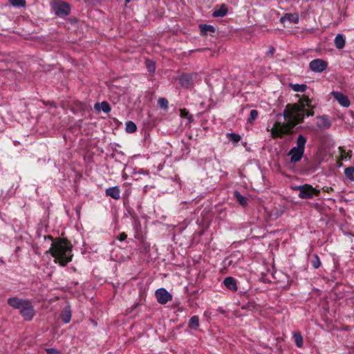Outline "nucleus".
I'll return each instance as SVG.
<instances>
[{
  "instance_id": "nucleus-1",
  "label": "nucleus",
  "mask_w": 354,
  "mask_h": 354,
  "mask_svg": "<svg viewBox=\"0 0 354 354\" xmlns=\"http://www.w3.org/2000/svg\"><path fill=\"white\" fill-rule=\"evenodd\" d=\"M314 105L312 100L307 96H303L297 103L288 104L283 111L284 121L279 120L274 122L270 129L273 138H282L290 133L292 129L301 123L305 115H313Z\"/></svg>"
},
{
  "instance_id": "nucleus-2",
  "label": "nucleus",
  "mask_w": 354,
  "mask_h": 354,
  "mask_svg": "<svg viewBox=\"0 0 354 354\" xmlns=\"http://www.w3.org/2000/svg\"><path fill=\"white\" fill-rule=\"evenodd\" d=\"M45 239L51 241L50 248L47 251L55 258V262L62 266H65L72 259V250L71 243L62 239L53 240L50 236H45Z\"/></svg>"
},
{
  "instance_id": "nucleus-3",
  "label": "nucleus",
  "mask_w": 354,
  "mask_h": 354,
  "mask_svg": "<svg viewBox=\"0 0 354 354\" xmlns=\"http://www.w3.org/2000/svg\"><path fill=\"white\" fill-rule=\"evenodd\" d=\"M8 304L15 309H19L20 314L26 321H30L35 316L32 305L28 300L11 297L8 299Z\"/></svg>"
},
{
  "instance_id": "nucleus-4",
  "label": "nucleus",
  "mask_w": 354,
  "mask_h": 354,
  "mask_svg": "<svg viewBox=\"0 0 354 354\" xmlns=\"http://www.w3.org/2000/svg\"><path fill=\"white\" fill-rule=\"evenodd\" d=\"M297 145L290 149L288 155L290 162L296 163L300 161L304 154L306 138L303 135H299L296 141Z\"/></svg>"
},
{
  "instance_id": "nucleus-5",
  "label": "nucleus",
  "mask_w": 354,
  "mask_h": 354,
  "mask_svg": "<svg viewBox=\"0 0 354 354\" xmlns=\"http://www.w3.org/2000/svg\"><path fill=\"white\" fill-rule=\"evenodd\" d=\"M297 189L299 190V198L304 199L312 198L313 196L318 195L319 193V190L315 189L312 186L308 185L299 186Z\"/></svg>"
},
{
  "instance_id": "nucleus-6",
  "label": "nucleus",
  "mask_w": 354,
  "mask_h": 354,
  "mask_svg": "<svg viewBox=\"0 0 354 354\" xmlns=\"http://www.w3.org/2000/svg\"><path fill=\"white\" fill-rule=\"evenodd\" d=\"M328 67V62L322 59H315L310 62L309 68L310 71L316 73L324 71Z\"/></svg>"
},
{
  "instance_id": "nucleus-7",
  "label": "nucleus",
  "mask_w": 354,
  "mask_h": 354,
  "mask_svg": "<svg viewBox=\"0 0 354 354\" xmlns=\"http://www.w3.org/2000/svg\"><path fill=\"white\" fill-rule=\"evenodd\" d=\"M156 297L158 302L160 304H165L172 299V295L163 288H159L156 291Z\"/></svg>"
},
{
  "instance_id": "nucleus-8",
  "label": "nucleus",
  "mask_w": 354,
  "mask_h": 354,
  "mask_svg": "<svg viewBox=\"0 0 354 354\" xmlns=\"http://www.w3.org/2000/svg\"><path fill=\"white\" fill-rule=\"evenodd\" d=\"M331 95L342 106L347 108L350 106V100L344 93L339 91H332Z\"/></svg>"
},
{
  "instance_id": "nucleus-9",
  "label": "nucleus",
  "mask_w": 354,
  "mask_h": 354,
  "mask_svg": "<svg viewBox=\"0 0 354 354\" xmlns=\"http://www.w3.org/2000/svg\"><path fill=\"white\" fill-rule=\"evenodd\" d=\"M299 21V15L296 13H286L280 19V21L281 23H284L285 21H289L290 23L298 24Z\"/></svg>"
},
{
  "instance_id": "nucleus-10",
  "label": "nucleus",
  "mask_w": 354,
  "mask_h": 354,
  "mask_svg": "<svg viewBox=\"0 0 354 354\" xmlns=\"http://www.w3.org/2000/svg\"><path fill=\"white\" fill-rule=\"evenodd\" d=\"M106 195L118 200L120 198V189L118 186L109 187L106 189Z\"/></svg>"
},
{
  "instance_id": "nucleus-11",
  "label": "nucleus",
  "mask_w": 354,
  "mask_h": 354,
  "mask_svg": "<svg viewBox=\"0 0 354 354\" xmlns=\"http://www.w3.org/2000/svg\"><path fill=\"white\" fill-rule=\"evenodd\" d=\"M69 6L67 3H64L59 5L55 10L56 15L60 17H64L68 15L69 14Z\"/></svg>"
},
{
  "instance_id": "nucleus-12",
  "label": "nucleus",
  "mask_w": 354,
  "mask_h": 354,
  "mask_svg": "<svg viewBox=\"0 0 354 354\" xmlns=\"http://www.w3.org/2000/svg\"><path fill=\"white\" fill-rule=\"evenodd\" d=\"M223 283L227 289L232 291H236L238 289L236 281L232 277H226L223 281Z\"/></svg>"
},
{
  "instance_id": "nucleus-13",
  "label": "nucleus",
  "mask_w": 354,
  "mask_h": 354,
  "mask_svg": "<svg viewBox=\"0 0 354 354\" xmlns=\"http://www.w3.org/2000/svg\"><path fill=\"white\" fill-rule=\"evenodd\" d=\"M317 127L320 129H326L330 127V120L325 116H320L317 118Z\"/></svg>"
},
{
  "instance_id": "nucleus-14",
  "label": "nucleus",
  "mask_w": 354,
  "mask_h": 354,
  "mask_svg": "<svg viewBox=\"0 0 354 354\" xmlns=\"http://www.w3.org/2000/svg\"><path fill=\"white\" fill-rule=\"evenodd\" d=\"M94 109L97 111H102L105 113H108L111 111V107H110L109 104L105 101L102 102L101 103L95 104Z\"/></svg>"
},
{
  "instance_id": "nucleus-15",
  "label": "nucleus",
  "mask_w": 354,
  "mask_h": 354,
  "mask_svg": "<svg viewBox=\"0 0 354 354\" xmlns=\"http://www.w3.org/2000/svg\"><path fill=\"white\" fill-rule=\"evenodd\" d=\"M334 42L337 48L342 49L344 47L346 43L345 37L342 34H338L335 37Z\"/></svg>"
},
{
  "instance_id": "nucleus-16",
  "label": "nucleus",
  "mask_w": 354,
  "mask_h": 354,
  "mask_svg": "<svg viewBox=\"0 0 354 354\" xmlns=\"http://www.w3.org/2000/svg\"><path fill=\"white\" fill-rule=\"evenodd\" d=\"M227 13V8L225 4H222L220 8L214 10L212 15L215 17H223Z\"/></svg>"
},
{
  "instance_id": "nucleus-17",
  "label": "nucleus",
  "mask_w": 354,
  "mask_h": 354,
  "mask_svg": "<svg viewBox=\"0 0 354 354\" xmlns=\"http://www.w3.org/2000/svg\"><path fill=\"white\" fill-rule=\"evenodd\" d=\"M71 319V311L69 306H66L64 308L62 313V319L65 324H68L70 322Z\"/></svg>"
},
{
  "instance_id": "nucleus-18",
  "label": "nucleus",
  "mask_w": 354,
  "mask_h": 354,
  "mask_svg": "<svg viewBox=\"0 0 354 354\" xmlns=\"http://www.w3.org/2000/svg\"><path fill=\"white\" fill-rule=\"evenodd\" d=\"M293 338L296 346L299 348H301L304 344L303 337L301 334L299 332H295L293 333Z\"/></svg>"
},
{
  "instance_id": "nucleus-19",
  "label": "nucleus",
  "mask_w": 354,
  "mask_h": 354,
  "mask_svg": "<svg viewBox=\"0 0 354 354\" xmlns=\"http://www.w3.org/2000/svg\"><path fill=\"white\" fill-rule=\"evenodd\" d=\"M290 87L295 92H305L307 89V86L306 84H290Z\"/></svg>"
},
{
  "instance_id": "nucleus-20",
  "label": "nucleus",
  "mask_w": 354,
  "mask_h": 354,
  "mask_svg": "<svg viewBox=\"0 0 354 354\" xmlns=\"http://www.w3.org/2000/svg\"><path fill=\"white\" fill-rule=\"evenodd\" d=\"M199 326V318L197 316H192L189 321V327L192 329H196Z\"/></svg>"
},
{
  "instance_id": "nucleus-21",
  "label": "nucleus",
  "mask_w": 354,
  "mask_h": 354,
  "mask_svg": "<svg viewBox=\"0 0 354 354\" xmlns=\"http://www.w3.org/2000/svg\"><path fill=\"white\" fill-rule=\"evenodd\" d=\"M234 197L237 200V201L242 205L245 206L247 205L248 200L245 197L242 196L239 192L235 191L234 193Z\"/></svg>"
},
{
  "instance_id": "nucleus-22",
  "label": "nucleus",
  "mask_w": 354,
  "mask_h": 354,
  "mask_svg": "<svg viewBox=\"0 0 354 354\" xmlns=\"http://www.w3.org/2000/svg\"><path fill=\"white\" fill-rule=\"evenodd\" d=\"M339 151L340 153V159L342 160H348L351 158V154L350 151H346L344 147H339Z\"/></svg>"
},
{
  "instance_id": "nucleus-23",
  "label": "nucleus",
  "mask_w": 354,
  "mask_h": 354,
  "mask_svg": "<svg viewBox=\"0 0 354 354\" xmlns=\"http://www.w3.org/2000/svg\"><path fill=\"white\" fill-rule=\"evenodd\" d=\"M346 177L351 181L354 180V167H347L344 169Z\"/></svg>"
},
{
  "instance_id": "nucleus-24",
  "label": "nucleus",
  "mask_w": 354,
  "mask_h": 354,
  "mask_svg": "<svg viewBox=\"0 0 354 354\" xmlns=\"http://www.w3.org/2000/svg\"><path fill=\"white\" fill-rule=\"evenodd\" d=\"M125 129L127 133H132L137 130V127L133 122L128 121L126 122Z\"/></svg>"
},
{
  "instance_id": "nucleus-25",
  "label": "nucleus",
  "mask_w": 354,
  "mask_h": 354,
  "mask_svg": "<svg viewBox=\"0 0 354 354\" xmlns=\"http://www.w3.org/2000/svg\"><path fill=\"white\" fill-rule=\"evenodd\" d=\"M191 78L187 75H183L180 78V82L182 86L185 87H189L190 86Z\"/></svg>"
},
{
  "instance_id": "nucleus-26",
  "label": "nucleus",
  "mask_w": 354,
  "mask_h": 354,
  "mask_svg": "<svg viewBox=\"0 0 354 354\" xmlns=\"http://www.w3.org/2000/svg\"><path fill=\"white\" fill-rule=\"evenodd\" d=\"M227 137L234 144L238 143L241 139L240 135L234 133H228Z\"/></svg>"
},
{
  "instance_id": "nucleus-27",
  "label": "nucleus",
  "mask_w": 354,
  "mask_h": 354,
  "mask_svg": "<svg viewBox=\"0 0 354 354\" xmlns=\"http://www.w3.org/2000/svg\"><path fill=\"white\" fill-rule=\"evenodd\" d=\"M311 263H312L313 267L314 268H315V269H317V268H319L320 267V266H321V261H320V259L318 257V255L315 254L314 256V259L312 261Z\"/></svg>"
},
{
  "instance_id": "nucleus-28",
  "label": "nucleus",
  "mask_w": 354,
  "mask_h": 354,
  "mask_svg": "<svg viewBox=\"0 0 354 354\" xmlns=\"http://www.w3.org/2000/svg\"><path fill=\"white\" fill-rule=\"evenodd\" d=\"M9 1L14 6L24 7L26 5L25 0H9Z\"/></svg>"
},
{
  "instance_id": "nucleus-29",
  "label": "nucleus",
  "mask_w": 354,
  "mask_h": 354,
  "mask_svg": "<svg viewBox=\"0 0 354 354\" xmlns=\"http://www.w3.org/2000/svg\"><path fill=\"white\" fill-rule=\"evenodd\" d=\"M158 105L163 109H167L168 107V100L165 97H160L158 100Z\"/></svg>"
},
{
  "instance_id": "nucleus-30",
  "label": "nucleus",
  "mask_w": 354,
  "mask_h": 354,
  "mask_svg": "<svg viewBox=\"0 0 354 354\" xmlns=\"http://www.w3.org/2000/svg\"><path fill=\"white\" fill-rule=\"evenodd\" d=\"M146 66L147 68V70L150 73H154L156 70V66L154 62L152 61L147 60L146 61Z\"/></svg>"
},
{
  "instance_id": "nucleus-31",
  "label": "nucleus",
  "mask_w": 354,
  "mask_h": 354,
  "mask_svg": "<svg viewBox=\"0 0 354 354\" xmlns=\"http://www.w3.org/2000/svg\"><path fill=\"white\" fill-rule=\"evenodd\" d=\"M258 117V111L257 110L252 109L250 113V118H248V122H252L254 120H256Z\"/></svg>"
},
{
  "instance_id": "nucleus-32",
  "label": "nucleus",
  "mask_w": 354,
  "mask_h": 354,
  "mask_svg": "<svg viewBox=\"0 0 354 354\" xmlns=\"http://www.w3.org/2000/svg\"><path fill=\"white\" fill-rule=\"evenodd\" d=\"M46 351L47 354H60V352L58 350L53 348H46Z\"/></svg>"
},
{
  "instance_id": "nucleus-33",
  "label": "nucleus",
  "mask_w": 354,
  "mask_h": 354,
  "mask_svg": "<svg viewBox=\"0 0 354 354\" xmlns=\"http://www.w3.org/2000/svg\"><path fill=\"white\" fill-rule=\"evenodd\" d=\"M143 174V175H148L149 174V172L146 170H144L142 169H138V171H136V169H135V171H134V174Z\"/></svg>"
},
{
  "instance_id": "nucleus-34",
  "label": "nucleus",
  "mask_w": 354,
  "mask_h": 354,
  "mask_svg": "<svg viewBox=\"0 0 354 354\" xmlns=\"http://www.w3.org/2000/svg\"><path fill=\"white\" fill-rule=\"evenodd\" d=\"M127 236L125 233H121L119 236V240L123 241L127 239Z\"/></svg>"
},
{
  "instance_id": "nucleus-35",
  "label": "nucleus",
  "mask_w": 354,
  "mask_h": 354,
  "mask_svg": "<svg viewBox=\"0 0 354 354\" xmlns=\"http://www.w3.org/2000/svg\"><path fill=\"white\" fill-rule=\"evenodd\" d=\"M275 50L274 48V47H270L268 51V55H272L274 53Z\"/></svg>"
},
{
  "instance_id": "nucleus-36",
  "label": "nucleus",
  "mask_w": 354,
  "mask_h": 354,
  "mask_svg": "<svg viewBox=\"0 0 354 354\" xmlns=\"http://www.w3.org/2000/svg\"><path fill=\"white\" fill-rule=\"evenodd\" d=\"M186 113V111H185V110H183V111H181V113H182V114H184V113Z\"/></svg>"
},
{
  "instance_id": "nucleus-37",
  "label": "nucleus",
  "mask_w": 354,
  "mask_h": 354,
  "mask_svg": "<svg viewBox=\"0 0 354 354\" xmlns=\"http://www.w3.org/2000/svg\"><path fill=\"white\" fill-rule=\"evenodd\" d=\"M131 1V0H125L126 3H129Z\"/></svg>"
}]
</instances>
